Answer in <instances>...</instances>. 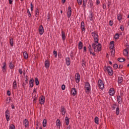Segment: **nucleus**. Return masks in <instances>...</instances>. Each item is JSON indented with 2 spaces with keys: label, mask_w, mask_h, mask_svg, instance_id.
Returning a JSON list of instances; mask_svg holds the SVG:
<instances>
[{
  "label": "nucleus",
  "mask_w": 129,
  "mask_h": 129,
  "mask_svg": "<svg viewBox=\"0 0 129 129\" xmlns=\"http://www.w3.org/2000/svg\"><path fill=\"white\" fill-rule=\"evenodd\" d=\"M42 125L43 127H46V126L47 125V119H44L43 122H42Z\"/></svg>",
  "instance_id": "nucleus-35"
},
{
  "label": "nucleus",
  "mask_w": 129,
  "mask_h": 129,
  "mask_svg": "<svg viewBox=\"0 0 129 129\" xmlns=\"http://www.w3.org/2000/svg\"><path fill=\"white\" fill-rule=\"evenodd\" d=\"M92 47L93 48L94 52L96 53H98V52H100L101 51V48H102V46L101 44L98 43H92Z\"/></svg>",
  "instance_id": "nucleus-1"
},
{
  "label": "nucleus",
  "mask_w": 129,
  "mask_h": 129,
  "mask_svg": "<svg viewBox=\"0 0 129 129\" xmlns=\"http://www.w3.org/2000/svg\"><path fill=\"white\" fill-rule=\"evenodd\" d=\"M116 106H117L116 104H113L111 105V108L112 110H114L116 108Z\"/></svg>",
  "instance_id": "nucleus-43"
},
{
  "label": "nucleus",
  "mask_w": 129,
  "mask_h": 129,
  "mask_svg": "<svg viewBox=\"0 0 129 129\" xmlns=\"http://www.w3.org/2000/svg\"><path fill=\"white\" fill-rule=\"evenodd\" d=\"M75 80L76 83H79L80 82V74L77 73L75 75Z\"/></svg>",
  "instance_id": "nucleus-14"
},
{
  "label": "nucleus",
  "mask_w": 129,
  "mask_h": 129,
  "mask_svg": "<svg viewBox=\"0 0 129 129\" xmlns=\"http://www.w3.org/2000/svg\"><path fill=\"white\" fill-rule=\"evenodd\" d=\"M44 64L45 68H49V67H50V61H49V60H46L45 61Z\"/></svg>",
  "instance_id": "nucleus-23"
},
{
  "label": "nucleus",
  "mask_w": 129,
  "mask_h": 129,
  "mask_svg": "<svg viewBox=\"0 0 129 129\" xmlns=\"http://www.w3.org/2000/svg\"><path fill=\"white\" fill-rule=\"evenodd\" d=\"M30 7H31V11H33L34 9V5H33V4L31 3Z\"/></svg>",
  "instance_id": "nucleus-59"
},
{
  "label": "nucleus",
  "mask_w": 129,
  "mask_h": 129,
  "mask_svg": "<svg viewBox=\"0 0 129 129\" xmlns=\"http://www.w3.org/2000/svg\"><path fill=\"white\" fill-rule=\"evenodd\" d=\"M13 37H10V44L11 47L14 46V42H13Z\"/></svg>",
  "instance_id": "nucleus-38"
},
{
  "label": "nucleus",
  "mask_w": 129,
  "mask_h": 129,
  "mask_svg": "<svg viewBox=\"0 0 129 129\" xmlns=\"http://www.w3.org/2000/svg\"><path fill=\"white\" fill-rule=\"evenodd\" d=\"M81 29L83 33H85V24L83 21L81 23Z\"/></svg>",
  "instance_id": "nucleus-16"
},
{
  "label": "nucleus",
  "mask_w": 129,
  "mask_h": 129,
  "mask_svg": "<svg viewBox=\"0 0 129 129\" xmlns=\"http://www.w3.org/2000/svg\"><path fill=\"white\" fill-rule=\"evenodd\" d=\"M53 55L55 58H57V56L58 55V52H57L56 51L54 50L53 51Z\"/></svg>",
  "instance_id": "nucleus-50"
},
{
  "label": "nucleus",
  "mask_w": 129,
  "mask_h": 129,
  "mask_svg": "<svg viewBox=\"0 0 129 129\" xmlns=\"http://www.w3.org/2000/svg\"><path fill=\"white\" fill-rule=\"evenodd\" d=\"M116 115H119V107H117L116 108Z\"/></svg>",
  "instance_id": "nucleus-42"
},
{
  "label": "nucleus",
  "mask_w": 129,
  "mask_h": 129,
  "mask_svg": "<svg viewBox=\"0 0 129 129\" xmlns=\"http://www.w3.org/2000/svg\"><path fill=\"white\" fill-rule=\"evenodd\" d=\"M94 121L95 123H96V124H99V118H98V117H95Z\"/></svg>",
  "instance_id": "nucleus-33"
},
{
  "label": "nucleus",
  "mask_w": 129,
  "mask_h": 129,
  "mask_svg": "<svg viewBox=\"0 0 129 129\" xmlns=\"http://www.w3.org/2000/svg\"><path fill=\"white\" fill-rule=\"evenodd\" d=\"M84 90L87 93H89L91 91V86L89 82H85Z\"/></svg>",
  "instance_id": "nucleus-2"
},
{
  "label": "nucleus",
  "mask_w": 129,
  "mask_h": 129,
  "mask_svg": "<svg viewBox=\"0 0 129 129\" xmlns=\"http://www.w3.org/2000/svg\"><path fill=\"white\" fill-rule=\"evenodd\" d=\"M123 55L124 56H127L128 55V49L126 48L123 51Z\"/></svg>",
  "instance_id": "nucleus-29"
},
{
  "label": "nucleus",
  "mask_w": 129,
  "mask_h": 129,
  "mask_svg": "<svg viewBox=\"0 0 129 129\" xmlns=\"http://www.w3.org/2000/svg\"><path fill=\"white\" fill-rule=\"evenodd\" d=\"M5 116L6 117V119L7 120V121H10V117H11V116L10 115V111L8 110H7L5 111Z\"/></svg>",
  "instance_id": "nucleus-11"
},
{
  "label": "nucleus",
  "mask_w": 129,
  "mask_h": 129,
  "mask_svg": "<svg viewBox=\"0 0 129 129\" xmlns=\"http://www.w3.org/2000/svg\"><path fill=\"white\" fill-rule=\"evenodd\" d=\"M86 51H87V48L86 47V46H84V52H86Z\"/></svg>",
  "instance_id": "nucleus-62"
},
{
  "label": "nucleus",
  "mask_w": 129,
  "mask_h": 129,
  "mask_svg": "<svg viewBox=\"0 0 129 129\" xmlns=\"http://www.w3.org/2000/svg\"><path fill=\"white\" fill-rule=\"evenodd\" d=\"M9 68H10L11 69H14V68H15V65H14V64L13 63V61H11L9 63Z\"/></svg>",
  "instance_id": "nucleus-32"
},
{
  "label": "nucleus",
  "mask_w": 129,
  "mask_h": 129,
  "mask_svg": "<svg viewBox=\"0 0 129 129\" xmlns=\"http://www.w3.org/2000/svg\"><path fill=\"white\" fill-rule=\"evenodd\" d=\"M117 61H119V62H124V61H125V58L122 57H119L117 58Z\"/></svg>",
  "instance_id": "nucleus-37"
},
{
  "label": "nucleus",
  "mask_w": 129,
  "mask_h": 129,
  "mask_svg": "<svg viewBox=\"0 0 129 129\" xmlns=\"http://www.w3.org/2000/svg\"><path fill=\"white\" fill-rule=\"evenodd\" d=\"M70 55L71 56V59H73V57H74L73 51H71Z\"/></svg>",
  "instance_id": "nucleus-54"
},
{
  "label": "nucleus",
  "mask_w": 129,
  "mask_h": 129,
  "mask_svg": "<svg viewBox=\"0 0 129 129\" xmlns=\"http://www.w3.org/2000/svg\"><path fill=\"white\" fill-rule=\"evenodd\" d=\"M25 78H26V79L25 80V83L26 84H28V81H29V77L28 76H26Z\"/></svg>",
  "instance_id": "nucleus-51"
},
{
  "label": "nucleus",
  "mask_w": 129,
  "mask_h": 129,
  "mask_svg": "<svg viewBox=\"0 0 129 129\" xmlns=\"http://www.w3.org/2000/svg\"><path fill=\"white\" fill-rule=\"evenodd\" d=\"M77 2L79 6H81V5H82L83 0H77Z\"/></svg>",
  "instance_id": "nucleus-47"
},
{
  "label": "nucleus",
  "mask_w": 129,
  "mask_h": 129,
  "mask_svg": "<svg viewBox=\"0 0 129 129\" xmlns=\"http://www.w3.org/2000/svg\"><path fill=\"white\" fill-rule=\"evenodd\" d=\"M61 38L63 42L66 40V36H65V32L64 31L61 30Z\"/></svg>",
  "instance_id": "nucleus-24"
},
{
  "label": "nucleus",
  "mask_w": 129,
  "mask_h": 129,
  "mask_svg": "<svg viewBox=\"0 0 129 129\" xmlns=\"http://www.w3.org/2000/svg\"><path fill=\"white\" fill-rule=\"evenodd\" d=\"M92 36L94 39V43H98L99 39L98 38V34H96L95 32H92Z\"/></svg>",
  "instance_id": "nucleus-4"
},
{
  "label": "nucleus",
  "mask_w": 129,
  "mask_h": 129,
  "mask_svg": "<svg viewBox=\"0 0 129 129\" xmlns=\"http://www.w3.org/2000/svg\"><path fill=\"white\" fill-rule=\"evenodd\" d=\"M13 89H17V81H14L13 83Z\"/></svg>",
  "instance_id": "nucleus-36"
},
{
  "label": "nucleus",
  "mask_w": 129,
  "mask_h": 129,
  "mask_svg": "<svg viewBox=\"0 0 129 129\" xmlns=\"http://www.w3.org/2000/svg\"><path fill=\"white\" fill-rule=\"evenodd\" d=\"M64 121L66 122V124L68 125L69 124V118L66 116L64 119Z\"/></svg>",
  "instance_id": "nucleus-34"
},
{
  "label": "nucleus",
  "mask_w": 129,
  "mask_h": 129,
  "mask_svg": "<svg viewBox=\"0 0 129 129\" xmlns=\"http://www.w3.org/2000/svg\"><path fill=\"white\" fill-rule=\"evenodd\" d=\"M113 67L114 68V69H117L118 68V65H117L116 63H114L113 66Z\"/></svg>",
  "instance_id": "nucleus-53"
},
{
  "label": "nucleus",
  "mask_w": 129,
  "mask_h": 129,
  "mask_svg": "<svg viewBox=\"0 0 129 129\" xmlns=\"http://www.w3.org/2000/svg\"><path fill=\"white\" fill-rule=\"evenodd\" d=\"M82 48H83V43L80 41L78 44V49L79 50H82Z\"/></svg>",
  "instance_id": "nucleus-26"
},
{
  "label": "nucleus",
  "mask_w": 129,
  "mask_h": 129,
  "mask_svg": "<svg viewBox=\"0 0 129 129\" xmlns=\"http://www.w3.org/2000/svg\"><path fill=\"white\" fill-rule=\"evenodd\" d=\"M108 8H109L111 6V0H109L107 3Z\"/></svg>",
  "instance_id": "nucleus-52"
},
{
  "label": "nucleus",
  "mask_w": 129,
  "mask_h": 129,
  "mask_svg": "<svg viewBox=\"0 0 129 129\" xmlns=\"http://www.w3.org/2000/svg\"><path fill=\"white\" fill-rule=\"evenodd\" d=\"M37 96L35 95V96H33V103H37Z\"/></svg>",
  "instance_id": "nucleus-45"
},
{
  "label": "nucleus",
  "mask_w": 129,
  "mask_h": 129,
  "mask_svg": "<svg viewBox=\"0 0 129 129\" xmlns=\"http://www.w3.org/2000/svg\"><path fill=\"white\" fill-rule=\"evenodd\" d=\"M119 38V34H118V33H116L115 36H114V39H115V40H117V39Z\"/></svg>",
  "instance_id": "nucleus-46"
},
{
  "label": "nucleus",
  "mask_w": 129,
  "mask_h": 129,
  "mask_svg": "<svg viewBox=\"0 0 129 129\" xmlns=\"http://www.w3.org/2000/svg\"><path fill=\"white\" fill-rule=\"evenodd\" d=\"M23 56L24 59H25V60H27L28 58H29V55L28 54V53L27 52V51H24L23 52Z\"/></svg>",
  "instance_id": "nucleus-27"
},
{
  "label": "nucleus",
  "mask_w": 129,
  "mask_h": 129,
  "mask_svg": "<svg viewBox=\"0 0 129 129\" xmlns=\"http://www.w3.org/2000/svg\"><path fill=\"white\" fill-rule=\"evenodd\" d=\"M40 15V11H39V8H36L35 9V17H38Z\"/></svg>",
  "instance_id": "nucleus-28"
},
{
  "label": "nucleus",
  "mask_w": 129,
  "mask_h": 129,
  "mask_svg": "<svg viewBox=\"0 0 129 129\" xmlns=\"http://www.w3.org/2000/svg\"><path fill=\"white\" fill-rule=\"evenodd\" d=\"M56 125L57 128L60 129V126H61V121H60V119H57L56 120Z\"/></svg>",
  "instance_id": "nucleus-22"
},
{
  "label": "nucleus",
  "mask_w": 129,
  "mask_h": 129,
  "mask_svg": "<svg viewBox=\"0 0 129 129\" xmlns=\"http://www.w3.org/2000/svg\"><path fill=\"white\" fill-rule=\"evenodd\" d=\"M23 125H24L25 128L30 126V122L27 119H25L23 121Z\"/></svg>",
  "instance_id": "nucleus-8"
},
{
  "label": "nucleus",
  "mask_w": 129,
  "mask_h": 129,
  "mask_svg": "<svg viewBox=\"0 0 129 129\" xmlns=\"http://www.w3.org/2000/svg\"><path fill=\"white\" fill-rule=\"evenodd\" d=\"M110 45H111L109 47V49H111V50L113 49V48L114 47V41H112L110 42Z\"/></svg>",
  "instance_id": "nucleus-30"
},
{
  "label": "nucleus",
  "mask_w": 129,
  "mask_h": 129,
  "mask_svg": "<svg viewBox=\"0 0 129 129\" xmlns=\"http://www.w3.org/2000/svg\"><path fill=\"white\" fill-rule=\"evenodd\" d=\"M88 49L89 50V52H90V55H92V56H96V54H95V52H94V51H93V49L91 47V45L89 44Z\"/></svg>",
  "instance_id": "nucleus-6"
},
{
  "label": "nucleus",
  "mask_w": 129,
  "mask_h": 129,
  "mask_svg": "<svg viewBox=\"0 0 129 129\" xmlns=\"http://www.w3.org/2000/svg\"><path fill=\"white\" fill-rule=\"evenodd\" d=\"M121 94L122 93H120V95H118L117 96V101L119 104H121L122 103V98H121Z\"/></svg>",
  "instance_id": "nucleus-13"
},
{
  "label": "nucleus",
  "mask_w": 129,
  "mask_h": 129,
  "mask_svg": "<svg viewBox=\"0 0 129 129\" xmlns=\"http://www.w3.org/2000/svg\"><path fill=\"white\" fill-rule=\"evenodd\" d=\"M89 19L90 21H93V13H91L90 14Z\"/></svg>",
  "instance_id": "nucleus-40"
},
{
  "label": "nucleus",
  "mask_w": 129,
  "mask_h": 129,
  "mask_svg": "<svg viewBox=\"0 0 129 129\" xmlns=\"http://www.w3.org/2000/svg\"><path fill=\"white\" fill-rule=\"evenodd\" d=\"M72 94H73V96H75L77 94V90H76V88H73L71 89Z\"/></svg>",
  "instance_id": "nucleus-19"
},
{
  "label": "nucleus",
  "mask_w": 129,
  "mask_h": 129,
  "mask_svg": "<svg viewBox=\"0 0 129 129\" xmlns=\"http://www.w3.org/2000/svg\"><path fill=\"white\" fill-rule=\"evenodd\" d=\"M38 31L39 35H43L44 34V27L42 25L39 26Z\"/></svg>",
  "instance_id": "nucleus-15"
},
{
  "label": "nucleus",
  "mask_w": 129,
  "mask_h": 129,
  "mask_svg": "<svg viewBox=\"0 0 129 129\" xmlns=\"http://www.w3.org/2000/svg\"><path fill=\"white\" fill-rule=\"evenodd\" d=\"M2 64H3V67H2L3 72L4 73L5 72H6V70L7 62L5 61L3 62Z\"/></svg>",
  "instance_id": "nucleus-21"
},
{
  "label": "nucleus",
  "mask_w": 129,
  "mask_h": 129,
  "mask_svg": "<svg viewBox=\"0 0 129 129\" xmlns=\"http://www.w3.org/2000/svg\"><path fill=\"white\" fill-rule=\"evenodd\" d=\"M117 19L118 20V21H119V22H120V21H121V20H122V17H121V14H117Z\"/></svg>",
  "instance_id": "nucleus-31"
},
{
  "label": "nucleus",
  "mask_w": 129,
  "mask_h": 129,
  "mask_svg": "<svg viewBox=\"0 0 129 129\" xmlns=\"http://www.w3.org/2000/svg\"><path fill=\"white\" fill-rule=\"evenodd\" d=\"M27 13L28 17L29 18H31L32 17V15H31V12H30V10H29V9H27Z\"/></svg>",
  "instance_id": "nucleus-44"
},
{
  "label": "nucleus",
  "mask_w": 129,
  "mask_h": 129,
  "mask_svg": "<svg viewBox=\"0 0 129 129\" xmlns=\"http://www.w3.org/2000/svg\"><path fill=\"white\" fill-rule=\"evenodd\" d=\"M82 2V8H83V10H85L86 9V5H87V0H83Z\"/></svg>",
  "instance_id": "nucleus-20"
},
{
  "label": "nucleus",
  "mask_w": 129,
  "mask_h": 129,
  "mask_svg": "<svg viewBox=\"0 0 129 129\" xmlns=\"http://www.w3.org/2000/svg\"><path fill=\"white\" fill-rule=\"evenodd\" d=\"M34 80L33 78H31L29 81V87L31 88H33V87H34Z\"/></svg>",
  "instance_id": "nucleus-18"
},
{
  "label": "nucleus",
  "mask_w": 129,
  "mask_h": 129,
  "mask_svg": "<svg viewBox=\"0 0 129 129\" xmlns=\"http://www.w3.org/2000/svg\"><path fill=\"white\" fill-rule=\"evenodd\" d=\"M103 10H105V9H106V5L105 4H103Z\"/></svg>",
  "instance_id": "nucleus-61"
},
{
  "label": "nucleus",
  "mask_w": 129,
  "mask_h": 129,
  "mask_svg": "<svg viewBox=\"0 0 129 129\" xmlns=\"http://www.w3.org/2000/svg\"><path fill=\"white\" fill-rule=\"evenodd\" d=\"M9 129H16V127L15 126V125H14L13 124H12L9 126Z\"/></svg>",
  "instance_id": "nucleus-49"
},
{
  "label": "nucleus",
  "mask_w": 129,
  "mask_h": 129,
  "mask_svg": "<svg viewBox=\"0 0 129 129\" xmlns=\"http://www.w3.org/2000/svg\"><path fill=\"white\" fill-rule=\"evenodd\" d=\"M115 54V50L112 49V50L111 51V55L112 57H114Z\"/></svg>",
  "instance_id": "nucleus-41"
},
{
  "label": "nucleus",
  "mask_w": 129,
  "mask_h": 129,
  "mask_svg": "<svg viewBox=\"0 0 129 129\" xmlns=\"http://www.w3.org/2000/svg\"><path fill=\"white\" fill-rule=\"evenodd\" d=\"M90 1V8H92L93 7V4H92V1L91 0H89Z\"/></svg>",
  "instance_id": "nucleus-57"
},
{
  "label": "nucleus",
  "mask_w": 129,
  "mask_h": 129,
  "mask_svg": "<svg viewBox=\"0 0 129 129\" xmlns=\"http://www.w3.org/2000/svg\"><path fill=\"white\" fill-rule=\"evenodd\" d=\"M109 24L110 25V26H112L113 25V21L112 20H110L109 22Z\"/></svg>",
  "instance_id": "nucleus-55"
},
{
  "label": "nucleus",
  "mask_w": 129,
  "mask_h": 129,
  "mask_svg": "<svg viewBox=\"0 0 129 129\" xmlns=\"http://www.w3.org/2000/svg\"><path fill=\"white\" fill-rule=\"evenodd\" d=\"M35 84L36 85H39V79L38 78H35Z\"/></svg>",
  "instance_id": "nucleus-48"
},
{
  "label": "nucleus",
  "mask_w": 129,
  "mask_h": 129,
  "mask_svg": "<svg viewBox=\"0 0 129 129\" xmlns=\"http://www.w3.org/2000/svg\"><path fill=\"white\" fill-rule=\"evenodd\" d=\"M120 29L121 31H122V32H123V31L124 30V27L122 25L120 26Z\"/></svg>",
  "instance_id": "nucleus-56"
},
{
  "label": "nucleus",
  "mask_w": 129,
  "mask_h": 129,
  "mask_svg": "<svg viewBox=\"0 0 129 129\" xmlns=\"http://www.w3.org/2000/svg\"><path fill=\"white\" fill-rule=\"evenodd\" d=\"M66 64L68 66H70V64H71V59H70V57H66Z\"/></svg>",
  "instance_id": "nucleus-17"
},
{
  "label": "nucleus",
  "mask_w": 129,
  "mask_h": 129,
  "mask_svg": "<svg viewBox=\"0 0 129 129\" xmlns=\"http://www.w3.org/2000/svg\"><path fill=\"white\" fill-rule=\"evenodd\" d=\"M71 15H72V9H71V7L69 6L67 12V17L69 19L71 18Z\"/></svg>",
  "instance_id": "nucleus-7"
},
{
  "label": "nucleus",
  "mask_w": 129,
  "mask_h": 129,
  "mask_svg": "<svg viewBox=\"0 0 129 129\" xmlns=\"http://www.w3.org/2000/svg\"><path fill=\"white\" fill-rule=\"evenodd\" d=\"M98 87L100 89L102 90L104 88V84L101 79H99L98 81Z\"/></svg>",
  "instance_id": "nucleus-5"
},
{
  "label": "nucleus",
  "mask_w": 129,
  "mask_h": 129,
  "mask_svg": "<svg viewBox=\"0 0 129 129\" xmlns=\"http://www.w3.org/2000/svg\"><path fill=\"white\" fill-rule=\"evenodd\" d=\"M108 93L110 96H113V95L115 94V91H114V89H113V88H110Z\"/></svg>",
  "instance_id": "nucleus-10"
},
{
  "label": "nucleus",
  "mask_w": 129,
  "mask_h": 129,
  "mask_svg": "<svg viewBox=\"0 0 129 129\" xmlns=\"http://www.w3.org/2000/svg\"><path fill=\"white\" fill-rule=\"evenodd\" d=\"M19 73L20 74H21V75L23 74V71H22V69H19Z\"/></svg>",
  "instance_id": "nucleus-60"
},
{
  "label": "nucleus",
  "mask_w": 129,
  "mask_h": 129,
  "mask_svg": "<svg viewBox=\"0 0 129 129\" xmlns=\"http://www.w3.org/2000/svg\"><path fill=\"white\" fill-rule=\"evenodd\" d=\"M117 81L118 84H121V83H122V81H123V78L122 77H118Z\"/></svg>",
  "instance_id": "nucleus-25"
},
{
  "label": "nucleus",
  "mask_w": 129,
  "mask_h": 129,
  "mask_svg": "<svg viewBox=\"0 0 129 129\" xmlns=\"http://www.w3.org/2000/svg\"><path fill=\"white\" fill-rule=\"evenodd\" d=\"M86 63V61H85V60L84 59L82 60V66L83 67V68L86 67V64H85Z\"/></svg>",
  "instance_id": "nucleus-39"
},
{
  "label": "nucleus",
  "mask_w": 129,
  "mask_h": 129,
  "mask_svg": "<svg viewBox=\"0 0 129 129\" xmlns=\"http://www.w3.org/2000/svg\"><path fill=\"white\" fill-rule=\"evenodd\" d=\"M65 88H66L65 85L63 84L61 86V89L62 90H65Z\"/></svg>",
  "instance_id": "nucleus-58"
},
{
  "label": "nucleus",
  "mask_w": 129,
  "mask_h": 129,
  "mask_svg": "<svg viewBox=\"0 0 129 129\" xmlns=\"http://www.w3.org/2000/svg\"><path fill=\"white\" fill-rule=\"evenodd\" d=\"M123 67V66L122 64H120L119 66V69H121V68H122Z\"/></svg>",
  "instance_id": "nucleus-64"
},
{
  "label": "nucleus",
  "mask_w": 129,
  "mask_h": 129,
  "mask_svg": "<svg viewBox=\"0 0 129 129\" xmlns=\"http://www.w3.org/2000/svg\"><path fill=\"white\" fill-rule=\"evenodd\" d=\"M45 97L44 96L40 97L39 99V104H41V105L44 104L45 103Z\"/></svg>",
  "instance_id": "nucleus-9"
},
{
  "label": "nucleus",
  "mask_w": 129,
  "mask_h": 129,
  "mask_svg": "<svg viewBox=\"0 0 129 129\" xmlns=\"http://www.w3.org/2000/svg\"><path fill=\"white\" fill-rule=\"evenodd\" d=\"M104 71H107L109 76H112V75L113 74V71H112V68H111L110 66H108L107 67L105 66Z\"/></svg>",
  "instance_id": "nucleus-3"
},
{
  "label": "nucleus",
  "mask_w": 129,
  "mask_h": 129,
  "mask_svg": "<svg viewBox=\"0 0 129 129\" xmlns=\"http://www.w3.org/2000/svg\"><path fill=\"white\" fill-rule=\"evenodd\" d=\"M7 95H8V96H10L11 95V91H7Z\"/></svg>",
  "instance_id": "nucleus-63"
},
{
  "label": "nucleus",
  "mask_w": 129,
  "mask_h": 129,
  "mask_svg": "<svg viewBox=\"0 0 129 129\" xmlns=\"http://www.w3.org/2000/svg\"><path fill=\"white\" fill-rule=\"evenodd\" d=\"M60 112L61 113L62 115H65L66 114V108L64 106H61L60 107Z\"/></svg>",
  "instance_id": "nucleus-12"
}]
</instances>
